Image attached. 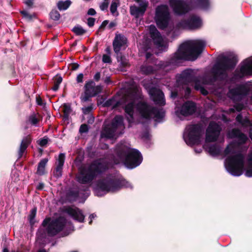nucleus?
Masks as SVG:
<instances>
[{
    "label": "nucleus",
    "mask_w": 252,
    "mask_h": 252,
    "mask_svg": "<svg viewBox=\"0 0 252 252\" xmlns=\"http://www.w3.org/2000/svg\"><path fill=\"white\" fill-rule=\"evenodd\" d=\"M118 156L120 161H115V163L118 164L122 162L127 168L130 169L139 165L143 159L142 155L138 151L125 146L121 148Z\"/></svg>",
    "instance_id": "nucleus-8"
},
{
    "label": "nucleus",
    "mask_w": 252,
    "mask_h": 252,
    "mask_svg": "<svg viewBox=\"0 0 252 252\" xmlns=\"http://www.w3.org/2000/svg\"><path fill=\"white\" fill-rule=\"evenodd\" d=\"M169 2L174 13L178 15L195 8L206 9L210 5L209 0H169Z\"/></svg>",
    "instance_id": "nucleus-4"
},
{
    "label": "nucleus",
    "mask_w": 252,
    "mask_h": 252,
    "mask_svg": "<svg viewBox=\"0 0 252 252\" xmlns=\"http://www.w3.org/2000/svg\"><path fill=\"white\" fill-rule=\"evenodd\" d=\"M48 142V139L47 138H43L39 141V144L41 146L46 145Z\"/></svg>",
    "instance_id": "nucleus-41"
},
{
    "label": "nucleus",
    "mask_w": 252,
    "mask_h": 252,
    "mask_svg": "<svg viewBox=\"0 0 252 252\" xmlns=\"http://www.w3.org/2000/svg\"><path fill=\"white\" fill-rule=\"evenodd\" d=\"M196 74V71L194 70L188 69L183 71L180 75L179 81L190 82H195V88L197 90H199L200 92L204 95H207L208 92L206 90L202 85L198 84L196 81L194 77Z\"/></svg>",
    "instance_id": "nucleus-14"
},
{
    "label": "nucleus",
    "mask_w": 252,
    "mask_h": 252,
    "mask_svg": "<svg viewBox=\"0 0 252 252\" xmlns=\"http://www.w3.org/2000/svg\"><path fill=\"white\" fill-rule=\"evenodd\" d=\"M149 29L151 36L157 47L161 51H165L167 47L166 41L160 35L154 25H150Z\"/></svg>",
    "instance_id": "nucleus-15"
},
{
    "label": "nucleus",
    "mask_w": 252,
    "mask_h": 252,
    "mask_svg": "<svg viewBox=\"0 0 252 252\" xmlns=\"http://www.w3.org/2000/svg\"><path fill=\"white\" fill-rule=\"evenodd\" d=\"M206 43L202 40H196L182 44L174 56V60L194 61L201 54Z\"/></svg>",
    "instance_id": "nucleus-3"
},
{
    "label": "nucleus",
    "mask_w": 252,
    "mask_h": 252,
    "mask_svg": "<svg viewBox=\"0 0 252 252\" xmlns=\"http://www.w3.org/2000/svg\"><path fill=\"white\" fill-rule=\"evenodd\" d=\"M151 99L157 104L164 105L165 100L163 93L158 89L152 88L149 90Z\"/></svg>",
    "instance_id": "nucleus-22"
},
{
    "label": "nucleus",
    "mask_w": 252,
    "mask_h": 252,
    "mask_svg": "<svg viewBox=\"0 0 252 252\" xmlns=\"http://www.w3.org/2000/svg\"><path fill=\"white\" fill-rule=\"evenodd\" d=\"M202 25L201 19L198 16H191L188 21L182 20L176 25L179 29L194 30L200 28Z\"/></svg>",
    "instance_id": "nucleus-16"
},
{
    "label": "nucleus",
    "mask_w": 252,
    "mask_h": 252,
    "mask_svg": "<svg viewBox=\"0 0 252 252\" xmlns=\"http://www.w3.org/2000/svg\"><path fill=\"white\" fill-rule=\"evenodd\" d=\"M113 100H109L108 101H107L106 103V105H111L112 104V102Z\"/></svg>",
    "instance_id": "nucleus-54"
},
{
    "label": "nucleus",
    "mask_w": 252,
    "mask_h": 252,
    "mask_svg": "<svg viewBox=\"0 0 252 252\" xmlns=\"http://www.w3.org/2000/svg\"><path fill=\"white\" fill-rule=\"evenodd\" d=\"M36 101L37 104L39 105L42 106L43 104L41 98L39 96L36 97Z\"/></svg>",
    "instance_id": "nucleus-44"
},
{
    "label": "nucleus",
    "mask_w": 252,
    "mask_h": 252,
    "mask_svg": "<svg viewBox=\"0 0 252 252\" xmlns=\"http://www.w3.org/2000/svg\"><path fill=\"white\" fill-rule=\"evenodd\" d=\"M124 127L123 118L121 116H117L113 119L111 126H105L102 131L101 137V139H111L115 137L117 130Z\"/></svg>",
    "instance_id": "nucleus-13"
},
{
    "label": "nucleus",
    "mask_w": 252,
    "mask_h": 252,
    "mask_svg": "<svg viewBox=\"0 0 252 252\" xmlns=\"http://www.w3.org/2000/svg\"><path fill=\"white\" fill-rule=\"evenodd\" d=\"M8 252V250L7 249L5 248V249H4L3 250V252Z\"/></svg>",
    "instance_id": "nucleus-63"
},
{
    "label": "nucleus",
    "mask_w": 252,
    "mask_h": 252,
    "mask_svg": "<svg viewBox=\"0 0 252 252\" xmlns=\"http://www.w3.org/2000/svg\"><path fill=\"white\" fill-rule=\"evenodd\" d=\"M44 187V184L42 183H39V184L37 186V189H42Z\"/></svg>",
    "instance_id": "nucleus-50"
},
{
    "label": "nucleus",
    "mask_w": 252,
    "mask_h": 252,
    "mask_svg": "<svg viewBox=\"0 0 252 252\" xmlns=\"http://www.w3.org/2000/svg\"><path fill=\"white\" fill-rule=\"evenodd\" d=\"M120 5V0H113L110 6V11L111 13L117 16L118 13L117 12V7Z\"/></svg>",
    "instance_id": "nucleus-27"
},
{
    "label": "nucleus",
    "mask_w": 252,
    "mask_h": 252,
    "mask_svg": "<svg viewBox=\"0 0 252 252\" xmlns=\"http://www.w3.org/2000/svg\"><path fill=\"white\" fill-rule=\"evenodd\" d=\"M71 4V1L69 0H67L64 1H60L57 4L58 7L60 10H65L67 9Z\"/></svg>",
    "instance_id": "nucleus-28"
},
{
    "label": "nucleus",
    "mask_w": 252,
    "mask_h": 252,
    "mask_svg": "<svg viewBox=\"0 0 252 252\" xmlns=\"http://www.w3.org/2000/svg\"><path fill=\"white\" fill-rule=\"evenodd\" d=\"M236 62V57L234 54L222 56L220 62L215 64L213 68V73L215 78H221L220 76L224 74L227 70L233 68Z\"/></svg>",
    "instance_id": "nucleus-9"
},
{
    "label": "nucleus",
    "mask_w": 252,
    "mask_h": 252,
    "mask_svg": "<svg viewBox=\"0 0 252 252\" xmlns=\"http://www.w3.org/2000/svg\"><path fill=\"white\" fill-rule=\"evenodd\" d=\"M155 20L159 28L164 29L167 27L170 21V14L167 5L161 4L157 7Z\"/></svg>",
    "instance_id": "nucleus-12"
},
{
    "label": "nucleus",
    "mask_w": 252,
    "mask_h": 252,
    "mask_svg": "<svg viewBox=\"0 0 252 252\" xmlns=\"http://www.w3.org/2000/svg\"><path fill=\"white\" fill-rule=\"evenodd\" d=\"M31 141L32 139L29 135L25 137L23 139L20 144L19 150L18 151V155L20 158L22 156L28 145L31 143Z\"/></svg>",
    "instance_id": "nucleus-25"
},
{
    "label": "nucleus",
    "mask_w": 252,
    "mask_h": 252,
    "mask_svg": "<svg viewBox=\"0 0 252 252\" xmlns=\"http://www.w3.org/2000/svg\"><path fill=\"white\" fill-rule=\"evenodd\" d=\"M171 96L172 97L174 98V97H176L177 94L175 93H174L172 92L171 93Z\"/></svg>",
    "instance_id": "nucleus-56"
},
{
    "label": "nucleus",
    "mask_w": 252,
    "mask_h": 252,
    "mask_svg": "<svg viewBox=\"0 0 252 252\" xmlns=\"http://www.w3.org/2000/svg\"><path fill=\"white\" fill-rule=\"evenodd\" d=\"M102 62L104 63H111V59L109 55H103L102 57Z\"/></svg>",
    "instance_id": "nucleus-37"
},
{
    "label": "nucleus",
    "mask_w": 252,
    "mask_h": 252,
    "mask_svg": "<svg viewBox=\"0 0 252 252\" xmlns=\"http://www.w3.org/2000/svg\"><path fill=\"white\" fill-rule=\"evenodd\" d=\"M96 13L95 10L93 8H90L88 11V14L90 15H94Z\"/></svg>",
    "instance_id": "nucleus-46"
},
{
    "label": "nucleus",
    "mask_w": 252,
    "mask_h": 252,
    "mask_svg": "<svg viewBox=\"0 0 252 252\" xmlns=\"http://www.w3.org/2000/svg\"><path fill=\"white\" fill-rule=\"evenodd\" d=\"M48 159L44 158L38 163L36 173L39 175H43L45 173V166L47 163Z\"/></svg>",
    "instance_id": "nucleus-26"
},
{
    "label": "nucleus",
    "mask_w": 252,
    "mask_h": 252,
    "mask_svg": "<svg viewBox=\"0 0 252 252\" xmlns=\"http://www.w3.org/2000/svg\"><path fill=\"white\" fill-rule=\"evenodd\" d=\"M109 167L104 159L94 161L90 166L84 167L80 170L77 176V181L82 184L91 182L98 174Z\"/></svg>",
    "instance_id": "nucleus-5"
},
{
    "label": "nucleus",
    "mask_w": 252,
    "mask_h": 252,
    "mask_svg": "<svg viewBox=\"0 0 252 252\" xmlns=\"http://www.w3.org/2000/svg\"><path fill=\"white\" fill-rule=\"evenodd\" d=\"M243 106L241 105H236V106H235V109H236V110H237L238 111H241L242 109H243Z\"/></svg>",
    "instance_id": "nucleus-49"
},
{
    "label": "nucleus",
    "mask_w": 252,
    "mask_h": 252,
    "mask_svg": "<svg viewBox=\"0 0 252 252\" xmlns=\"http://www.w3.org/2000/svg\"><path fill=\"white\" fill-rule=\"evenodd\" d=\"M228 135L230 138H236L237 142L229 144L224 151L226 157L224 165L226 170L233 176H239L244 169L245 175L252 177V152L248 156L245 162L244 156L236 152L239 149V145L245 143L248 137L237 129L229 132Z\"/></svg>",
    "instance_id": "nucleus-1"
},
{
    "label": "nucleus",
    "mask_w": 252,
    "mask_h": 252,
    "mask_svg": "<svg viewBox=\"0 0 252 252\" xmlns=\"http://www.w3.org/2000/svg\"><path fill=\"white\" fill-rule=\"evenodd\" d=\"M83 74L82 73H80L78 75L77 77V81L78 83H81L83 82Z\"/></svg>",
    "instance_id": "nucleus-43"
},
{
    "label": "nucleus",
    "mask_w": 252,
    "mask_h": 252,
    "mask_svg": "<svg viewBox=\"0 0 252 252\" xmlns=\"http://www.w3.org/2000/svg\"><path fill=\"white\" fill-rule=\"evenodd\" d=\"M247 75H252V57L244 61L241 64L237 75L242 77Z\"/></svg>",
    "instance_id": "nucleus-20"
},
{
    "label": "nucleus",
    "mask_w": 252,
    "mask_h": 252,
    "mask_svg": "<svg viewBox=\"0 0 252 252\" xmlns=\"http://www.w3.org/2000/svg\"><path fill=\"white\" fill-rule=\"evenodd\" d=\"M136 4H133L130 7V13L136 18L143 16L145 13L148 3L145 0H134Z\"/></svg>",
    "instance_id": "nucleus-18"
},
{
    "label": "nucleus",
    "mask_w": 252,
    "mask_h": 252,
    "mask_svg": "<svg viewBox=\"0 0 252 252\" xmlns=\"http://www.w3.org/2000/svg\"><path fill=\"white\" fill-rule=\"evenodd\" d=\"M132 188V185L125 180L118 181L108 178L99 182L94 187L95 193L102 196L108 192H116L121 188Z\"/></svg>",
    "instance_id": "nucleus-6"
},
{
    "label": "nucleus",
    "mask_w": 252,
    "mask_h": 252,
    "mask_svg": "<svg viewBox=\"0 0 252 252\" xmlns=\"http://www.w3.org/2000/svg\"><path fill=\"white\" fill-rule=\"evenodd\" d=\"M106 52H107L109 54H110V50L109 48H107L106 50Z\"/></svg>",
    "instance_id": "nucleus-61"
},
{
    "label": "nucleus",
    "mask_w": 252,
    "mask_h": 252,
    "mask_svg": "<svg viewBox=\"0 0 252 252\" xmlns=\"http://www.w3.org/2000/svg\"><path fill=\"white\" fill-rule=\"evenodd\" d=\"M42 225L44 227L47 225L48 234L50 236H54L70 224L63 217H60L56 219H46Z\"/></svg>",
    "instance_id": "nucleus-11"
},
{
    "label": "nucleus",
    "mask_w": 252,
    "mask_h": 252,
    "mask_svg": "<svg viewBox=\"0 0 252 252\" xmlns=\"http://www.w3.org/2000/svg\"><path fill=\"white\" fill-rule=\"evenodd\" d=\"M151 54L149 53H146V57L147 59H149L151 57Z\"/></svg>",
    "instance_id": "nucleus-57"
},
{
    "label": "nucleus",
    "mask_w": 252,
    "mask_h": 252,
    "mask_svg": "<svg viewBox=\"0 0 252 252\" xmlns=\"http://www.w3.org/2000/svg\"><path fill=\"white\" fill-rule=\"evenodd\" d=\"M94 122V118H91L90 120H89V123H92Z\"/></svg>",
    "instance_id": "nucleus-62"
},
{
    "label": "nucleus",
    "mask_w": 252,
    "mask_h": 252,
    "mask_svg": "<svg viewBox=\"0 0 252 252\" xmlns=\"http://www.w3.org/2000/svg\"><path fill=\"white\" fill-rule=\"evenodd\" d=\"M100 78V73L98 72H96L94 76V79L96 81H98Z\"/></svg>",
    "instance_id": "nucleus-48"
},
{
    "label": "nucleus",
    "mask_w": 252,
    "mask_h": 252,
    "mask_svg": "<svg viewBox=\"0 0 252 252\" xmlns=\"http://www.w3.org/2000/svg\"><path fill=\"white\" fill-rule=\"evenodd\" d=\"M36 215V209H33L31 210L30 215L29 216V220L31 223H32V220L34 219Z\"/></svg>",
    "instance_id": "nucleus-35"
},
{
    "label": "nucleus",
    "mask_w": 252,
    "mask_h": 252,
    "mask_svg": "<svg viewBox=\"0 0 252 252\" xmlns=\"http://www.w3.org/2000/svg\"><path fill=\"white\" fill-rule=\"evenodd\" d=\"M92 109L91 107L88 106L82 108V110L84 113H89Z\"/></svg>",
    "instance_id": "nucleus-45"
},
{
    "label": "nucleus",
    "mask_w": 252,
    "mask_h": 252,
    "mask_svg": "<svg viewBox=\"0 0 252 252\" xmlns=\"http://www.w3.org/2000/svg\"><path fill=\"white\" fill-rule=\"evenodd\" d=\"M54 83L59 86L62 82V78L57 75L54 77Z\"/></svg>",
    "instance_id": "nucleus-39"
},
{
    "label": "nucleus",
    "mask_w": 252,
    "mask_h": 252,
    "mask_svg": "<svg viewBox=\"0 0 252 252\" xmlns=\"http://www.w3.org/2000/svg\"><path fill=\"white\" fill-rule=\"evenodd\" d=\"M250 136L252 140V129H251L250 132Z\"/></svg>",
    "instance_id": "nucleus-60"
},
{
    "label": "nucleus",
    "mask_w": 252,
    "mask_h": 252,
    "mask_svg": "<svg viewBox=\"0 0 252 252\" xmlns=\"http://www.w3.org/2000/svg\"><path fill=\"white\" fill-rule=\"evenodd\" d=\"M95 19L93 18H89L88 19V25L89 27H92L94 26V23Z\"/></svg>",
    "instance_id": "nucleus-42"
},
{
    "label": "nucleus",
    "mask_w": 252,
    "mask_h": 252,
    "mask_svg": "<svg viewBox=\"0 0 252 252\" xmlns=\"http://www.w3.org/2000/svg\"><path fill=\"white\" fill-rule=\"evenodd\" d=\"M95 217H96V215L94 214H92L90 216V219H91V221L89 222V223H91V222L92 221V219H94Z\"/></svg>",
    "instance_id": "nucleus-53"
},
{
    "label": "nucleus",
    "mask_w": 252,
    "mask_h": 252,
    "mask_svg": "<svg viewBox=\"0 0 252 252\" xmlns=\"http://www.w3.org/2000/svg\"><path fill=\"white\" fill-rule=\"evenodd\" d=\"M126 38L121 34H116L113 42V46L115 52L118 54L120 50L127 46Z\"/></svg>",
    "instance_id": "nucleus-21"
},
{
    "label": "nucleus",
    "mask_w": 252,
    "mask_h": 252,
    "mask_svg": "<svg viewBox=\"0 0 252 252\" xmlns=\"http://www.w3.org/2000/svg\"><path fill=\"white\" fill-rule=\"evenodd\" d=\"M141 71L145 74H149L152 73L153 71V68L150 66H143L141 68Z\"/></svg>",
    "instance_id": "nucleus-34"
},
{
    "label": "nucleus",
    "mask_w": 252,
    "mask_h": 252,
    "mask_svg": "<svg viewBox=\"0 0 252 252\" xmlns=\"http://www.w3.org/2000/svg\"><path fill=\"white\" fill-rule=\"evenodd\" d=\"M50 17L52 19L57 21L60 18V14L57 10H52L50 13Z\"/></svg>",
    "instance_id": "nucleus-31"
},
{
    "label": "nucleus",
    "mask_w": 252,
    "mask_h": 252,
    "mask_svg": "<svg viewBox=\"0 0 252 252\" xmlns=\"http://www.w3.org/2000/svg\"><path fill=\"white\" fill-rule=\"evenodd\" d=\"M242 116L241 115H239L236 117V120L238 122L241 123Z\"/></svg>",
    "instance_id": "nucleus-52"
},
{
    "label": "nucleus",
    "mask_w": 252,
    "mask_h": 252,
    "mask_svg": "<svg viewBox=\"0 0 252 252\" xmlns=\"http://www.w3.org/2000/svg\"><path fill=\"white\" fill-rule=\"evenodd\" d=\"M71 110L70 105L67 104H64L63 105V112L66 118L68 117L69 115L71 113Z\"/></svg>",
    "instance_id": "nucleus-32"
},
{
    "label": "nucleus",
    "mask_w": 252,
    "mask_h": 252,
    "mask_svg": "<svg viewBox=\"0 0 252 252\" xmlns=\"http://www.w3.org/2000/svg\"><path fill=\"white\" fill-rule=\"evenodd\" d=\"M220 130V126L214 122H211L206 129L205 140L203 147L211 156H217L220 152V149L219 147L216 145L209 144L210 142L217 140Z\"/></svg>",
    "instance_id": "nucleus-7"
},
{
    "label": "nucleus",
    "mask_w": 252,
    "mask_h": 252,
    "mask_svg": "<svg viewBox=\"0 0 252 252\" xmlns=\"http://www.w3.org/2000/svg\"><path fill=\"white\" fill-rule=\"evenodd\" d=\"M65 212L74 220L79 222H83L84 220L85 216L82 211L77 208H67L65 209Z\"/></svg>",
    "instance_id": "nucleus-23"
},
{
    "label": "nucleus",
    "mask_w": 252,
    "mask_h": 252,
    "mask_svg": "<svg viewBox=\"0 0 252 252\" xmlns=\"http://www.w3.org/2000/svg\"><path fill=\"white\" fill-rule=\"evenodd\" d=\"M65 158V155L63 154H60L59 156L57 165L56 170L54 172V176L57 177H61L62 175V170Z\"/></svg>",
    "instance_id": "nucleus-24"
},
{
    "label": "nucleus",
    "mask_w": 252,
    "mask_h": 252,
    "mask_svg": "<svg viewBox=\"0 0 252 252\" xmlns=\"http://www.w3.org/2000/svg\"><path fill=\"white\" fill-rule=\"evenodd\" d=\"M202 134V128L200 126L190 125L186 127L183 137L186 143L192 146L200 143Z\"/></svg>",
    "instance_id": "nucleus-10"
},
{
    "label": "nucleus",
    "mask_w": 252,
    "mask_h": 252,
    "mask_svg": "<svg viewBox=\"0 0 252 252\" xmlns=\"http://www.w3.org/2000/svg\"><path fill=\"white\" fill-rule=\"evenodd\" d=\"M38 252H46V251L44 250H40L38 251Z\"/></svg>",
    "instance_id": "nucleus-64"
},
{
    "label": "nucleus",
    "mask_w": 252,
    "mask_h": 252,
    "mask_svg": "<svg viewBox=\"0 0 252 252\" xmlns=\"http://www.w3.org/2000/svg\"><path fill=\"white\" fill-rule=\"evenodd\" d=\"M125 99L126 117L130 126L139 122V116L146 120L154 118L157 121H159L164 116L162 109H156L148 104L142 102L141 91L137 86H133L130 89Z\"/></svg>",
    "instance_id": "nucleus-2"
},
{
    "label": "nucleus",
    "mask_w": 252,
    "mask_h": 252,
    "mask_svg": "<svg viewBox=\"0 0 252 252\" xmlns=\"http://www.w3.org/2000/svg\"><path fill=\"white\" fill-rule=\"evenodd\" d=\"M195 151L197 153H200L201 152V149H200L199 150H197L196 149H195Z\"/></svg>",
    "instance_id": "nucleus-58"
},
{
    "label": "nucleus",
    "mask_w": 252,
    "mask_h": 252,
    "mask_svg": "<svg viewBox=\"0 0 252 252\" xmlns=\"http://www.w3.org/2000/svg\"><path fill=\"white\" fill-rule=\"evenodd\" d=\"M25 3L29 7H31L33 4L32 0H26Z\"/></svg>",
    "instance_id": "nucleus-47"
},
{
    "label": "nucleus",
    "mask_w": 252,
    "mask_h": 252,
    "mask_svg": "<svg viewBox=\"0 0 252 252\" xmlns=\"http://www.w3.org/2000/svg\"><path fill=\"white\" fill-rule=\"evenodd\" d=\"M78 67V65L74 64L72 65V69H73V70H75V69H77Z\"/></svg>",
    "instance_id": "nucleus-55"
},
{
    "label": "nucleus",
    "mask_w": 252,
    "mask_h": 252,
    "mask_svg": "<svg viewBox=\"0 0 252 252\" xmlns=\"http://www.w3.org/2000/svg\"><path fill=\"white\" fill-rule=\"evenodd\" d=\"M102 87L100 86H95L93 81H89L85 85L84 94L81 96V100L87 101L90 97L95 96L101 92Z\"/></svg>",
    "instance_id": "nucleus-17"
},
{
    "label": "nucleus",
    "mask_w": 252,
    "mask_h": 252,
    "mask_svg": "<svg viewBox=\"0 0 252 252\" xmlns=\"http://www.w3.org/2000/svg\"><path fill=\"white\" fill-rule=\"evenodd\" d=\"M118 62L120 63L121 65L120 69L123 70V68L129 65V63L127 59L124 56L118 57Z\"/></svg>",
    "instance_id": "nucleus-29"
},
{
    "label": "nucleus",
    "mask_w": 252,
    "mask_h": 252,
    "mask_svg": "<svg viewBox=\"0 0 252 252\" xmlns=\"http://www.w3.org/2000/svg\"><path fill=\"white\" fill-rule=\"evenodd\" d=\"M196 110L195 104L191 101L185 102L181 107L178 108L176 114L178 117L181 118L182 116H187L192 114Z\"/></svg>",
    "instance_id": "nucleus-19"
},
{
    "label": "nucleus",
    "mask_w": 252,
    "mask_h": 252,
    "mask_svg": "<svg viewBox=\"0 0 252 252\" xmlns=\"http://www.w3.org/2000/svg\"><path fill=\"white\" fill-rule=\"evenodd\" d=\"M115 26V24L114 23H111L109 25V26L110 28H112L113 27H114Z\"/></svg>",
    "instance_id": "nucleus-59"
},
{
    "label": "nucleus",
    "mask_w": 252,
    "mask_h": 252,
    "mask_svg": "<svg viewBox=\"0 0 252 252\" xmlns=\"http://www.w3.org/2000/svg\"><path fill=\"white\" fill-rule=\"evenodd\" d=\"M109 2L107 0H104V1L100 4V8L101 10H104L108 7Z\"/></svg>",
    "instance_id": "nucleus-38"
},
{
    "label": "nucleus",
    "mask_w": 252,
    "mask_h": 252,
    "mask_svg": "<svg viewBox=\"0 0 252 252\" xmlns=\"http://www.w3.org/2000/svg\"><path fill=\"white\" fill-rule=\"evenodd\" d=\"M28 122L32 125H36L38 123V120L36 118L35 115L32 114L29 117Z\"/></svg>",
    "instance_id": "nucleus-33"
},
{
    "label": "nucleus",
    "mask_w": 252,
    "mask_h": 252,
    "mask_svg": "<svg viewBox=\"0 0 252 252\" xmlns=\"http://www.w3.org/2000/svg\"><path fill=\"white\" fill-rule=\"evenodd\" d=\"M59 86L54 83V86L52 88V90L54 91H56L58 90Z\"/></svg>",
    "instance_id": "nucleus-51"
},
{
    "label": "nucleus",
    "mask_w": 252,
    "mask_h": 252,
    "mask_svg": "<svg viewBox=\"0 0 252 252\" xmlns=\"http://www.w3.org/2000/svg\"><path fill=\"white\" fill-rule=\"evenodd\" d=\"M73 32L77 35H82L85 33L86 31L81 26H77L73 29Z\"/></svg>",
    "instance_id": "nucleus-30"
},
{
    "label": "nucleus",
    "mask_w": 252,
    "mask_h": 252,
    "mask_svg": "<svg viewBox=\"0 0 252 252\" xmlns=\"http://www.w3.org/2000/svg\"><path fill=\"white\" fill-rule=\"evenodd\" d=\"M21 13L23 15V16L27 20H31L34 15H32L29 14L27 11H21Z\"/></svg>",
    "instance_id": "nucleus-36"
},
{
    "label": "nucleus",
    "mask_w": 252,
    "mask_h": 252,
    "mask_svg": "<svg viewBox=\"0 0 252 252\" xmlns=\"http://www.w3.org/2000/svg\"><path fill=\"white\" fill-rule=\"evenodd\" d=\"M88 130V126L84 124L81 126L79 131L81 133L86 132Z\"/></svg>",
    "instance_id": "nucleus-40"
}]
</instances>
